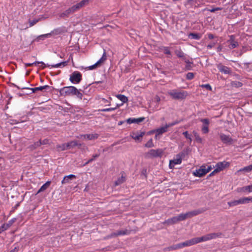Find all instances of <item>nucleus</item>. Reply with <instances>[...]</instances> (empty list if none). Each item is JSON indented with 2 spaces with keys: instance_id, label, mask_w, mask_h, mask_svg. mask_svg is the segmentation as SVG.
<instances>
[{
  "instance_id": "f257e3e1",
  "label": "nucleus",
  "mask_w": 252,
  "mask_h": 252,
  "mask_svg": "<svg viewBox=\"0 0 252 252\" xmlns=\"http://www.w3.org/2000/svg\"><path fill=\"white\" fill-rule=\"evenodd\" d=\"M167 94L174 99H184L189 94L187 91H179L176 89L169 91Z\"/></svg>"
},
{
  "instance_id": "f03ea898",
  "label": "nucleus",
  "mask_w": 252,
  "mask_h": 252,
  "mask_svg": "<svg viewBox=\"0 0 252 252\" xmlns=\"http://www.w3.org/2000/svg\"><path fill=\"white\" fill-rule=\"evenodd\" d=\"M213 168L211 165L203 164L193 172L195 177H201L209 172Z\"/></svg>"
},
{
  "instance_id": "7ed1b4c3",
  "label": "nucleus",
  "mask_w": 252,
  "mask_h": 252,
  "mask_svg": "<svg viewBox=\"0 0 252 252\" xmlns=\"http://www.w3.org/2000/svg\"><path fill=\"white\" fill-rule=\"evenodd\" d=\"M67 63H68V61H65V62H61L60 63H58L57 64L50 65V64H45L42 62H35L32 63H25V66L27 67V66H31L33 65H36L37 64L41 63L42 65H43V66L42 67L43 68L46 66H47V67H49L50 68H53V67H54V68L60 67L61 68V67H63L66 66L67 64Z\"/></svg>"
},
{
  "instance_id": "20e7f679",
  "label": "nucleus",
  "mask_w": 252,
  "mask_h": 252,
  "mask_svg": "<svg viewBox=\"0 0 252 252\" xmlns=\"http://www.w3.org/2000/svg\"><path fill=\"white\" fill-rule=\"evenodd\" d=\"M163 153V150L161 149H152L145 153V157L147 158L161 157Z\"/></svg>"
},
{
  "instance_id": "39448f33",
  "label": "nucleus",
  "mask_w": 252,
  "mask_h": 252,
  "mask_svg": "<svg viewBox=\"0 0 252 252\" xmlns=\"http://www.w3.org/2000/svg\"><path fill=\"white\" fill-rule=\"evenodd\" d=\"M76 87L74 86L64 87L59 91L60 94L62 96L74 95Z\"/></svg>"
},
{
  "instance_id": "423d86ee",
  "label": "nucleus",
  "mask_w": 252,
  "mask_h": 252,
  "mask_svg": "<svg viewBox=\"0 0 252 252\" xmlns=\"http://www.w3.org/2000/svg\"><path fill=\"white\" fill-rule=\"evenodd\" d=\"M252 202V197H243L238 200H233L228 202V204L230 207H233L239 204H244Z\"/></svg>"
},
{
  "instance_id": "0eeeda50",
  "label": "nucleus",
  "mask_w": 252,
  "mask_h": 252,
  "mask_svg": "<svg viewBox=\"0 0 252 252\" xmlns=\"http://www.w3.org/2000/svg\"><path fill=\"white\" fill-rule=\"evenodd\" d=\"M221 235V233H213L207 234L205 235H204L201 237H197L198 242L200 243L202 242H205L209 240H211L212 239H215L217 237H219Z\"/></svg>"
},
{
  "instance_id": "6e6552de",
  "label": "nucleus",
  "mask_w": 252,
  "mask_h": 252,
  "mask_svg": "<svg viewBox=\"0 0 252 252\" xmlns=\"http://www.w3.org/2000/svg\"><path fill=\"white\" fill-rule=\"evenodd\" d=\"M81 80L82 74L79 71H74L70 76L69 80L72 83L78 84Z\"/></svg>"
},
{
  "instance_id": "1a4fd4ad",
  "label": "nucleus",
  "mask_w": 252,
  "mask_h": 252,
  "mask_svg": "<svg viewBox=\"0 0 252 252\" xmlns=\"http://www.w3.org/2000/svg\"><path fill=\"white\" fill-rule=\"evenodd\" d=\"M106 59H107L106 53L105 50H104V52H103V55H102V56L101 57V58L95 63H94V64H93L92 65L89 66L88 67L89 69L93 70V69L96 68L97 67L101 65V64L102 63H103L106 60Z\"/></svg>"
},
{
  "instance_id": "9d476101",
  "label": "nucleus",
  "mask_w": 252,
  "mask_h": 252,
  "mask_svg": "<svg viewBox=\"0 0 252 252\" xmlns=\"http://www.w3.org/2000/svg\"><path fill=\"white\" fill-rule=\"evenodd\" d=\"M220 140L226 144H230L232 142V139L230 135H225L222 133H220L219 134Z\"/></svg>"
},
{
  "instance_id": "9b49d317",
  "label": "nucleus",
  "mask_w": 252,
  "mask_h": 252,
  "mask_svg": "<svg viewBox=\"0 0 252 252\" xmlns=\"http://www.w3.org/2000/svg\"><path fill=\"white\" fill-rule=\"evenodd\" d=\"M98 135L96 133H92V134H87L84 135H80L77 136V138L82 139L84 140H92L96 139L98 138Z\"/></svg>"
},
{
  "instance_id": "f8f14e48",
  "label": "nucleus",
  "mask_w": 252,
  "mask_h": 252,
  "mask_svg": "<svg viewBox=\"0 0 252 252\" xmlns=\"http://www.w3.org/2000/svg\"><path fill=\"white\" fill-rule=\"evenodd\" d=\"M229 163L228 162L223 161L222 162H219L216 165V171H220L223 170L225 168L229 166Z\"/></svg>"
},
{
  "instance_id": "ddd939ff",
  "label": "nucleus",
  "mask_w": 252,
  "mask_h": 252,
  "mask_svg": "<svg viewBox=\"0 0 252 252\" xmlns=\"http://www.w3.org/2000/svg\"><path fill=\"white\" fill-rule=\"evenodd\" d=\"M217 67L219 71L225 74H229L231 73V71L230 68L227 66L223 65L221 63L217 64Z\"/></svg>"
},
{
  "instance_id": "4468645a",
  "label": "nucleus",
  "mask_w": 252,
  "mask_h": 252,
  "mask_svg": "<svg viewBox=\"0 0 252 252\" xmlns=\"http://www.w3.org/2000/svg\"><path fill=\"white\" fill-rule=\"evenodd\" d=\"M182 162V157L180 155L178 154L176 156V158L173 160L170 161L169 167L170 168H172L176 164H180Z\"/></svg>"
},
{
  "instance_id": "2eb2a0df",
  "label": "nucleus",
  "mask_w": 252,
  "mask_h": 252,
  "mask_svg": "<svg viewBox=\"0 0 252 252\" xmlns=\"http://www.w3.org/2000/svg\"><path fill=\"white\" fill-rule=\"evenodd\" d=\"M198 243H199V242L197 237H195L183 242L182 245H184V247H186L191 246Z\"/></svg>"
},
{
  "instance_id": "dca6fc26",
  "label": "nucleus",
  "mask_w": 252,
  "mask_h": 252,
  "mask_svg": "<svg viewBox=\"0 0 252 252\" xmlns=\"http://www.w3.org/2000/svg\"><path fill=\"white\" fill-rule=\"evenodd\" d=\"M198 243H199V242L197 237H195L183 242L182 245H184V247H186L191 246Z\"/></svg>"
},
{
  "instance_id": "f3484780",
  "label": "nucleus",
  "mask_w": 252,
  "mask_h": 252,
  "mask_svg": "<svg viewBox=\"0 0 252 252\" xmlns=\"http://www.w3.org/2000/svg\"><path fill=\"white\" fill-rule=\"evenodd\" d=\"M227 42L229 43V48L231 49H234L239 45L238 42L235 40L233 35L230 36V39L227 41Z\"/></svg>"
},
{
  "instance_id": "a211bd4d",
  "label": "nucleus",
  "mask_w": 252,
  "mask_h": 252,
  "mask_svg": "<svg viewBox=\"0 0 252 252\" xmlns=\"http://www.w3.org/2000/svg\"><path fill=\"white\" fill-rule=\"evenodd\" d=\"M168 127L165 125L164 126L159 127L154 131V132L156 133L155 137L157 138L158 135H161L163 133L166 132L167 131Z\"/></svg>"
},
{
  "instance_id": "6ab92c4d",
  "label": "nucleus",
  "mask_w": 252,
  "mask_h": 252,
  "mask_svg": "<svg viewBox=\"0 0 252 252\" xmlns=\"http://www.w3.org/2000/svg\"><path fill=\"white\" fill-rule=\"evenodd\" d=\"M145 134L144 132H133L131 135L133 139L136 141H140L141 138Z\"/></svg>"
},
{
  "instance_id": "aec40b11",
  "label": "nucleus",
  "mask_w": 252,
  "mask_h": 252,
  "mask_svg": "<svg viewBox=\"0 0 252 252\" xmlns=\"http://www.w3.org/2000/svg\"><path fill=\"white\" fill-rule=\"evenodd\" d=\"M129 233L128 230L126 229L121 230L117 231L116 232L113 233L111 234V237H116L119 235H127Z\"/></svg>"
},
{
  "instance_id": "412c9836",
  "label": "nucleus",
  "mask_w": 252,
  "mask_h": 252,
  "mask_svg": "<svg viewBox=\"0 0 252 252\" xmlns=\"http://www.w3.org/2000/svg\"><path fill=\"white\" fill-rule=\"evenodd\" d=\"M76 178V176L73 174H70L64 177L63 180L62 181V184H65L70 182L72 180Z\"/></svg>"
},
{
  "instance_id": "4be33fe9",
  "label": "nucleus",
  "mask_w": 252,
  "mask_h": 252,
  "mask_svg": "<svg viewBox=\"0 0 252 252\" xmlns=\"http://www.w3.org/2000/svg\"><path fill=\"white\" fill-rule=\"evenodd\" d=\"M201 213V211L199 210H193L192 211L188 212L185 213V215L186 218H190L193 216H196L199 214Z\"/></svg>"
},
{
  "instance_id": "5701e85b",
  "label": "nucleus",
  "mask_w": 252,
  "mask_h": 252,
  "mask_svg": "<svg viewBox=\"0 0 252 252\" xmlns=\"http://www.w3.org/2000/svg\"><path fill=\"white\" fill-rule=\"evenodd\" d=\"M178 222L176 216L173 217L171 218L165 220L163 224L167 225H172Z\"/></svg>"
},
{
  "instance_id": "b1692460",
  "label": "nucleus",
  "mask_w": 252,
  "mask_h": 252,
  "mask_svg": "<svg viewBox=\"0 0 252 252\" xmlns=\"http://www.w3.org/2000/svg\"><path fill=\"white\" fill-rule=\"evenodd\" d=\"M183 245V242L179 244H177L175 245H172L167 248V250L168 251H173L178 249H182L184 247V245Z\"/></svg>"
},
{
  "instance_id": "393cba45",
  "label": "nucleus",
  "mask_w": 252,
  "mask_h": 252,
  "mask_svg": "<svg viewBox=\"0 0 252 252\" xmlns=\"http://www.w3.org/2000/svg\"><path fill=\"white\" fill-rule=\"evenodd\" d=\"M72 10H71L70 7L66 10L63 12L61 13L60 17L63 18L65 17H68L70 14L73 13Z\"/></svg>"
},
{
  "instance_id": "a878e982",
  "label": "nucleus",
  "mask_w": 252,
  "mask_h": 252,
  "mask_svg": "<svg viewBox=\"0 0 252 252\" xmlns=\"http://www.w3.org/2000/svg\"><path fill=\"white\" fill-rule=\"evenodd\" d=\"M119 100L123 102V103H126L128 101V98L126 96L123 94H117L116 96Z\"/></svg>"
},
{
  "instance_id": "bb28decb",
  "label": "nucleus",
  "mask_w": 252,
  "mask_h": 252,
  "mask_svg": "<svg viewBox=\"0 0 252 252\" xmlns=\"http://www.w3.org/2000/svg\"><path fill=\"white\" fill-rule=\"evenodd\" d=\"M240 191L242 192H252V185L241 188Z\"/></svg>"
},
{
  "instance_id": "cd10ccee",
  "label": "nucleus",
  "mask_w": 252,
  "mask_h": 252,
  "mask_svg": "<svg viewBox=\"0 0 252 252\" xmlns=\"http://www.w3.org/2000/svg\"><path fill=\"white\" fill-rule=\"evenodd\" d=\"M51 184V181H48L44 185H43L40 189H39L38 192L43 191L46 190L50 186Z\"/></svg>"
},
{
  "instance_id": "c85d7f7f",
  "label": "nucleus",
  "mask_w": 252,
  "mask_h": 252,
  "mask_svg": "<svg viewBox=\"0 0 252 252\" xmlns=\"http://www.w3.org/2000/svg\"><path fill=\"white\" fill-rule=\"evenodd\" d=\"M125 181V177L122 175V176L119 178L117 181L115 182V185L116 186H119L123 183Z\"/></svg>"
},
{
  "instance_id": "c756f323",
  "label": "nucleus",
  "mask_w": 252,
  "mask_h": 252,
  "mask_svg": "<svg viewBox=\"0 0 252 252\" xmlns=\"http://www.w3.org/2000/svg\"><path fill=\"white\" fill-rule=\"evenodd\" d=\"M160 51L163 52L164 54L167 55H170L171 52L170 51L169 48L168 47L163 46L160 48Z\"/></svg>"
},
{
  "instance_id": "7c9ffc66",
  "label": "nucleus",
  "mask_w": 252,
  "mask_h": 252,
  "mask_svg": "<svg viewBox=\"0 0 252 252\" xmlns=\"http://www.w3.org/2000/svg\"><path fill=\"white\" fill-rule=\"evenodd\" d=\"M141 121H142V120H141V119H134V118H129V119H127V120H126V122L129 124H131L135 123L140 122Z\"/></svg>"
},
{
  "instance_id": "2f4dec72",
  "label": "nucleus",
  "mask_w": 252,
  "mask_h": 252,
  "mask_svg": "<svg viewBox=\"0 0 252 252\" xmlns=\"http://www.w3.org/2000/svg\"><path fill=\"white\" fill-rule=\"evenodd\" d=\"M74 95H76L78 98H80V99H82V97H83L82 93L80 92V91L77 90V89L76 88L74 91Z\"/></svg>"
},
{
  "instance_id": "473e14b6",
  "label": "nucleus",
  "mask_w": 252,
  "mask_h": 252,
  "mask_svg": "<svg viewBox=\"0 0 252 252\" xmlns=\"http://www.w3.org/2000/svg\"><path fill=\"white\" fill-rule=\"evenodd\" d=\"M189 37H191L192 39H199L201 38V35L197 33H190L189 35Z\"/></svg>"
},
{
  "instance_id": "72a5a7b5",
  "label": "nucleus",
  "mask_w": 252,
  "mask_h": 252,
  "mask_svg": "<svg viewBox=\"0 0 252 252\" xmlns=\"http://www.w3.org/2000/svg\"><path fill=\"white\" fill-rule=\"evenodd\" d=\"M90 0H82L80 2L77 3L80 9L87 4Z\"/></svg>"
},
{
  "instance_id": "f704fd0d",
  "label": "nucleus",
  "mask_w": 252,
  "mask_h": 252,
  "mask_svg": "<svg viewBox=\"0 0 252 252\" xmlns=\"http://www.w3.org/2000/svg\"><path fill=\"white\" fill-rule=\"evenodd\" d=\"M178 222L185 220L187 218L185 214H180L176 216Z\"/></svg>"
},
{
  "instance_id": "c9c22d12",
  "label": "nucleus",
  "mask_w": 252,
  "mask_h": 252,
  "mask_svg": "<svg viewBox=\"0 0 252 252\" xmlns=\"http://www.w3.org/2000/svg\"><path fill=\"white\" fill-rule=\"evenodd\" d=\"M68 143L69 148H72L77 146L80 147L81 146V144H78L76 141H72L70 142H68Z\"/></svg>"
},
{
  "instance_id": "e433bc0d",
  "label": "nucleus",
  "mask_w": 252,
  "mask_h": 252,
  "mask_svg": "<svg viewBox=\"0 0 252 252\" xmlns=\"http://www.w3.org/2000/svg\"><path fill=\"white\" fill-rule=\"evenodd\" d=\"M69 147L68 143H67L66 144H63L62 145L59 146L58 148H59V150L63 151L67 149L68 148H69Z\"/></svg>"
},
{
  "instance_id": "4c0bfd02",
  "label": "nucleus",
  "mask_w": 252,
  "mask_h": 252,
  "mask_svg": "<svg viewBox=\"0 0 252 252\" xmlns=\"http://www.w3.org/2000/svg\"><path fill=\"white\" fill-rule=\"evenodd\" d=\"M252 170V164L246 166L241 169H240L239 171H245V172H250Z\"/></svg>"
},
{
  "instance_id": "58836bf2",
  "label": "nucleus",
  "mask_w": 252,
  "mask_h": 252,
  "mask_svg": "<svg viewBox=\"0 0 252 252\" xmlns=\"http://www.w3.org/2000/svg\"><path fill=\"white\" fill-rule=\"evenodd\" d=\"M183 134L185 136V137L189 140V142L190 143L192 141L191 134H189L188 131L184 132Z\"/></svg>"
},
{
  "instance_id": "ea45409f",
  "label": "nucleus",
  "mask_w": 252,
  "mask_h": 252,
  "mask_svg": "<svg viewBox=\"0 0 252 252\" xmlns=\"http://www.w3.org/2000/svg\"><path fill=\"white\" fill-rule=\"evenodd\" d=\"M50 87L48 85H45L43 86H40L38 87H35V89L36 90V91H43L45 90H47L48 89H49Z\"/></svg>"
},
{
  "instance_id": "a19ab883",
  "label": "nucleus",
  "mask_w": 252,
  "mask_h": 252,
  "mask_svg": "<svg viewBox=\"0 0 252 252\" xmlns=\"http://www.w3.org/2000/svg\"><path fill=\"white\" fill-rule=\"evenodd\" d=\"M175 54L179 58H183L185 57L184 53L181 50H176Z\"/></svg>"
},
{
  "instance_id": "79ce46f5",
  "label": "nucleus",
  "mask_w": 252,
  "mask_h": 252,
  "mask_svg": "<svg viewBox=\"0 0 252 252\" xmlns=\"http://www.w3.org/2000/svg\"><path fill=\"white\" fill-rule=\"evenodd\" d=\"M154 146L153 142V140L150 139L145 144V147L147 148H152Z\"/></svg>"
},
{
  "instance_id": "37998d69",
  "label": "nucleus",
  "mask_w": 252,
  "mask_h": 252,
  "mask_svg": "<svg viewBox=\"0 0 252 252\" xmlns=\"http://www.w3.org/2000/svg\"><path fill=\"white\" fill-rule=\"evenodd\" d=\"M120 106V105L118 104L116 107L102 109L100 111H102V112H108V111H114L115 109H116L118 107H119Z\"/></svg>"
},
{
  "instance_id": "c03bdc74",
  "label": "nucleus",
  "mask_w": 252,
  "mask_h": 252,
  "mask_svg": "<svg viewBox=\"0 0 252 252\" xmlns=\"http://www.w3.org/2000/svg\"><path fill=\"white\" fill-rule=\"evenodd\" d=\"M209 125H203L202 126V131L203 133H207L209 132Z\"/></svg>"
},
{
  "instance_id": "a18cd8bd",
  "label": "nucleus",
  "mask_w": 252,
  "mask_h": 252,
  "mask_svg": "<svg viewBox=\"0 0 252 252\" xmlns=\"http://www.w3.org/2000/svg\"><path fill=\"white\" fill-rule=\"evenodd\" d=\"M41 145V140H39L38 141H37L34 143L33 145H32L31 147L32 148L35 149L37 147L40 146Z\"/></svg>"
},
{
  "instance_id": "49530a36",
  "label": "nucleus",
  "mask_w": 252,
  "mask_h": 252,
  "mask_svg": "<svg viewBox=\"0 0 252 252\" xmlns=\"http://www.w3.org/2000/svg\"><path fill=\"white\" fill-rule=\"evenodd\" d=\"M16 220V218H13L11 220H10L6 224V225L7 227H10V226H11L12 225V224L15 222Z\"/></svg>"
},
{
  "instance_id": "de8ad7c7",
  "label": "nucleus",
  "mask_w": 252,
  "mask_h": 252,
  "mask_svg": "<svg viewBox=\"0 0 252 252\" xmlns=\"http://www.w3.org/2000/svg\"><path fill=\"white\" fill-rule=\"evenodd\" d=\"M39 21V19H35L33 20H29L30 27H32L36 24Z\"/></svg>"
},
{
  "instance_id": "09e8293b",
  "label": "nucleus",
  "mask_w": 252,
  "mask_h": 252,
  "mask_svg": "<svg viewBox=\"0 0 252 252\" xmlns=\"http://www.w3.org/2000/svg\"><path fill=\"white\" fill-rule=\"evenodd\" d=\"M70 8H71V10H72L73 13L80 9V8L79 7L77 4L73 5L72 6H71L70 7Z\"/></svg>"
},
{
  "instance_id": "8fccbe9b",
  "label": "nucleus",
  "mask_w": 252,
  "mask_h": 252,
  "mask_svg": "<svg viewBox=\"0 0 252 252\" xmlns=\"http://www.w3.org/2000/svg\"><path fill=\"white\" fill-rule=\"evenodd\" d=\"M200 87L201 88H206V89L210 90V91L212 90V87L209 84L201 85L200 86Z\"/></svg>"
},
{
  "instance_id": "3c124183",
  "label": "nucleus",
  "mask_w": 252,
  "mask_h": 252,
  "mask_svg": "<svg viewBox=\"0 0 252 252\" xmlns=\"http://www.w3.org/2000/svg\"><path fill=\"white\" fill-rule=\"evenodd\" d=\"M195 139L197 143H202V139L199 136V134L198 135H196V136L195 137Z\"/></svg>"
},
{
  "instance_id": "603ef678",
  "label": "nucleus",
  "mask_w": 252,
  "mask_h": 252,
  "mask_svg": "<svg viewBox=\"0 0 252 252\" xmlns=\"http://www.w3.org/2000/svg\"><path fill=\"white\" fill-rule=\"evenodd\" d=\"M194 77V74L192 72H189L187 74V78L189 80H191Z\"/></svg>"
},
{
  "instance_id": "864d4df0",
  "label": "nucleus",
  "mask_w": 252,
  "mask_h": 252,
  "mask_svg": "<svg viewBox=\"0 0 252 252\" xmlns=\"http://www.w3.org/2000/svg\"><path fill=\"white\" fill-rule=\"evenodd\" d=\"M200 122L203 123V125H209V121L207 119H201L200 120Z\"/></svg>"
},
{
  "instance_id": "5fc2aeb1",
  "label": "nucleus",
  "mask_w": 252,
  "mask_h": 252,
  "mask_svg": "<svg viewBox=\"0 0 252 252\" xmlns=\"http://www.w3.org/2000/svg\"><path fill=\"white\" fill-rule=\"evenodd\" d=\"M186 62L187 63V65H186V69L188 70L190 69V68L191 67V63L189 62V61H186Z\"/></svg>"
},
{
  "instance_id": "6e6d98bb",
  "label": "nucleus",
  "mask_w": 252,
  "mask_h": 252,
  "mask_svg": "<svg viewBox=\"0 0 252 252\" xmlns=\"http://www.w3.org/2000/svg\"><path fill=\"white\" fill-rule=\"evenodd\" d=\"M179 123V122L178 121H175L174 122H172V123H169L168 124H166V126H167L168 128L169 127H171V126H174L175 125H176V124H178Z\"/></svg>"
},
{
  "instance_id": "4d7b16f0",
  "label": "nucleus",
  "mask_w": 252,
  "mask_h": 252,
  "mask_svg": "<svg viewBox=\"0 0 252 252\" xmlns=\"http://www.w3.org/2000/svg\"><path fill=\"white\" fill-rule=\"evenodd\" d=\"M41 145H46L49 143V140L48 139H45L43 140H41Z\"/></svg>"
},
{
  "instance_id": "13d9d810",
  "label": "nucleus",
  "mask_w": 252,
  "mask_h": 252,
  "mask_svg": "<svg viewBox=\"0 0 252 252\" xmlns=\"http://www.w3.org/2000/svg\"><path fill=\"white\" fill-rule=\"evenodd\" d=\"M222 9V8L221 7H216V8H212L211 9H210L209 10V11H210L211 12H215L216 11H218V10H220Z\"/></svg>"
},
{
  "instance_id": "bf43d9fd",
  "label": "nucleus",
  "mask_w": 252,
  "mask_h": 252,
  "mask_svg": "<svg viewBox=\"0 0 252 252\" xmlns=\"http://www.w3.org/2000/svg\"><path fill=\"white\" fill-rule=\"evenodd\" d=\"M50 35V34H45L41 35L39 36V38H46L48 37Z\"/></svg>"
},
{
  "instance_id": "052dcab7",
  "label": "nucleus",
  "mask_w": 252,
  "mask_h": 252,
  "mask_svg": "<svg viewBox=\"0 0 252 252\" xmlns=\"http://www.w3.org/2000/svg\"><path fill=\"white\" fill-rule=\"evenodd\" d=\"M23 89H29L32 91V93H35L36 91V90L35 89V88H23Z\"/></svg>"
},
{
  "instance_id": "680f3d73",
  "label": "nucleus",
  "mask_w": 252,
  "mask_h": 252,
  "mask_svg": "<svg viewBox=\"0 0 252 252\" xmlns=\"http://www.w3.org/2000/svg\"><path fill=\"white\" fill-rule=\"evenodd\" d=\"M215 45V43H212L211 44H209L207 45V48L208 49H211L212 47H213Z\"/></svg>"
},
{
  "instance_id": "e2e57ef3",
  "label": "nucleus",
  "mask_w": 252,
  "mask_h": 252,
  "mask_svg": "<svg viewBox=\"0 0 252 252\" xmlns=\"http://www.w3.org/2000/svg\"><path fill=\"white\" fill-rule=\"evenodd\" d=\"M219 172L218 171H216V169L213 171L209 175V177H211V176H213L215 173H218Z\"/></svg>"
},
{
  "instance_id": "0e129e2a",
  "label": "nucleus",
  "mask_w": 252,
  "mask_h": 252,
  "mask_svg": "<svg viewBox=\"0 0 252 252\" xmlns=\"http://www.w3.org/2000/svg\"><path fill=\"white\" fill-rule=\"evenodd\" d=\"M208 38L210 39H212L213 38H214V36L213 35V34H211V33H209L208 34Z\"/></svg>"
},
{
  "instance_id": "69168bd1",
  "label": "nucleus",
  "mask_w": 252,
  "mask_h": 252,
  "mask_svg": "<svg viewBox=\"0 0 252 252\" xmlns=\"http://www.w3.org/2000/svg\"><path fill=\"white\" fill-rule=\"evenodd\" d=\"M222 46H219L217 48V52H220L222 50Z\"/></svg>"
},
{
  "instance_id": "338daca9",
  "label": "nucleus",
  "mask_w": 252,
  "mask_h": 252,
  "mask_svg": "<svg viewBox=\"0 0 252 252\" xmlns=\"http://www.w3.org/2000/svg\"><path fill=\"white\" fill-rule=\"evenodd\" d=\"M94 160V158H92L90 159H89V160H88V161L85 163V165H86V164H88V163H90V162H92V161H93Z\"/></svg>"
},
{
  "instance_id": "774afa93",
  "label": "nucleus",
  "mask_w": 252,
  "mask_h": 252,
  "mask_svg": "<svg viewBox=\"0 0 252 252\" xmlns=\"http://www.w3.org/2000/svg\"><path fill=\"white\" fill-rule=\"evenodd\" d=\"M192 133L193 134V135H194V137L196 136V135H198V133L196 131H193Z\"/></svg>"
}]
</instances>
